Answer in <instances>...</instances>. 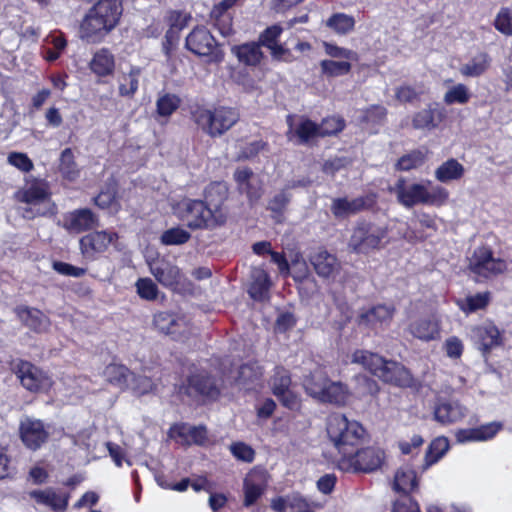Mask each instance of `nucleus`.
<instances>
[{
  "label": "nucleus",
  "mask_w": 512,
  "mask_h": 512,
  "mask_svg": "<svg viewBox=\"0 0 512 512\" xmlns=\"http://www.w3.org/2000/svg\"><path fill=\"white\" fill-rule=\"evenodd\" d=\"M122 0H96L79 22L78 36L87 44H100L120 24Z\"/></svg>",
  "instance_id": "nucleus-1"
},
{
  "label": "nucleus",
  "mask_w": 512,
  "mask_h": 512,
  "mask_svg": "<svg viewBox=\"0 0 512 512\" xmlns=\"http://www.w3.org/2000/svg\"><path fill=\"white\" fill-rule=\"evenodd\" d=\"M122 0H96L79 22L78 36L87 44H100L120 24Z\"/></svg>",
  "instance_id": "nucleus-2"
},
{
  "label": "nucleus",
  "mask_w": 512,
  "mask_h": 512,
  "mask_svg": "<svg viewBox=\"0 0 512 512\" xmlns=\"http://www.w3.org/2000/svg\"><path fill=\"white\" fill-rule=\"evenodd\" d=\"M223 376L205 368H198L184 378L177 388L180 397L188 399L190 404L205 406L217 402L224 389Z\"/></svg>",
  "instance_id": "nucleus-3"
},
{
  "label": "nucleus",
  "mask_w": 512,
  "mask_h": 512,
  "mask_svg": "<svg viewBox=\"0 0 512 512\" xmlns=\"http://www.w3.org/2000/svg\"><path fill=\"white\" fill-rule=\"evenodd\" d=\"M174 215L191 232L213 231L224 227V218L215 214L202 199L184 197L173 207Z\"/></svg>",
  "instance_id": "nucleus-4"
},
{
  "label": "nucleus",
  "mask_w": 512,
  "mask_h": 512,
  "mask_svg": "<svg viewBox=\"0 0 512 512\" xmlns=\"http://www.w3.org/2000/svg\"><path fill=\"white\" fill-rule=\"evenodd\" d=\"M327 434L339 457L347 455L356 446H362L368 438L365 427L340 413L331 414L327 421Z\"/></svg>",
  "instance_id": "nucleus-5"
},
{
  "label": "nucleus",
  "mask_w": 512,
  "mask_h": 512,
  "mask_svg": "<svg viewBox=\"0 0 512 512\" xmlns=\"http://www.w3.org/2000/svg\"><path fill=\"white\" fill-rule=\"evenodd\" d=\"M191 118L203 133L211 138L226 134L240 121V112L235 107L219 105L212 109L197 106L191 111Z\"/></svg>",
  "instance_id": "nucleus-6"
},
{
  "label": "nucleus",
  "mask_w": 512,
  "mask_h": 512,
  "mask_svg": "<svg viewBox=\"0 0 512 512\" xmlns=\"http://www.w3.org/2000/svg\"><path fill=\"white\" fill-rule=\"evenodd\" d=\"M390 191L395 193L398 203L406 208H412L419 204L442 206L449 198L448 190L440 185L433 186L431 190H428L422 183L407 185L404 177H400Z\"/></svg>",
  "instance_id": "nucleus-7"
},
{
  "label": "nucleus",
  "mask_w": 512,
  "mask_h": 512,
  "mask_svg": "<svg viewBox=\"0 0 512 512\" xmlns=\"http://www.w3.org/2000/svg\"><path fill=\"white\" fill-rule=\"evenodd\" d=\"M383 449L376 446H356L347 455L339 457L337 467L346 473H372L380 469L385 461Z\"/></svg>",
  "instance_id": "nucleus-8"
},
{
  "label": "nucleus",
  "mask_w": 512,
  "mask_h": 512,
  "mask_svg": "<svg viewBox=\"0 0 512 512\" xmlns=\"http://www.w3.org/2000/svg\"><path fill=\"white\" fill-rule=\"evenodd\" d=\"M388 229L385 226L361 219L353 227L349 247L357 254H369L384 247Z\"/></svg>",
  "instance_id": "nucleus-9"
},
{
  "label": "nucleus",
  "mask_w": 512,
  "mask_h": 512,
  "mask_svg": "<svg viewBox=\"0 0 512 512\" xmlns=\"http://www.w3.org/2000/svg\"><path fill=\"white\" fill-rule=\"evenodd\" d=\"M185 48L191 53L207 58L208 63L220 64L225 54L220 43L210 30L203 25H196L185 38Z\"/></svg>",
  "instance_id": "nucleus-10"
},
{
  "label": "nucleus",
  "mask_w": 512,
  "mask_h": 512,
  "mask_svg": "<svg viewBox=\"0 0 512 512\" xmlns=\"http://www.w3.org/2000/svg\"><path fill=\"white\" fill-rule=\"evenodd\" d=\"M12 371L21 386L31 393H48L54 385V380L48 372L30 361L18 359L13 364Z\"/></svg>",
  "instance_id": "nucleus-11"
},
{
  "label": "nucleus",
  "mask_w": 512,
  "mask_h": 512,
  "mask_svg": "<svg viewBox=\"0 0 512 512\" xmlns=\"http://www.w3.org/2000/svg\"><path fill=\"white\" fill-rule=\"evenodd\" d=\"M470 272L480 280H488L507 271V262L501 258H495L489 246L477 247L469 261Z\"/></svg>",
  "instance_id": "nucleus-12"
},
{
  "label": "nucleus",
  "mask_w": 512,
  "mask_h": 512,
  "mask_svg": "<svg viewBox=\"0 0 512 512\" xmlns=\"http://www.w3.org/2000/svg\"><path fill=\"white\" fill-rule=\"evenodd\" d=\"M268 383L272 394L283 407L291 411L300 409L301 399L291 388L292 376L287 368L281 365L276 366L273 369V374L270 376Z\"/></svg>",
  "instance_id": "nucleus-13"
},
{
  "label": "nucleus",
  "mask_w": 512,
  "mask_h": 512,
  "mask_svg": "<svg viewBox=\"0 0 512 512\" xmlns=\"http://www.w3.org/2000/svg\"><path fill=\"white\" fill-rule=\"evenodd\" d=\"M471 340L482 356L487 358L495 348L504 345V330H500L492 320H487L472 327Z\"/></svg>",
  "instance_id": "nucleus-14"
},
{
  "label": "nucleus",
  "mask_w": 512,
  "mask_h": 512,
  "mask_svg": "<svg viewBox=\"0 0 512 512\" xmlns=\"http://www.w3.org/2000/svg\"><path fill=\"white\" fill-rule=\"evenodd\" d=\"M118 238L117 232H108L106 230L90 232L81 237L79 241L81 254L87 260H97Z\"/></svg>",
  "instance_id": "nucleus-15"
},
{
  "label": "nucleus",
  "mask_w": 512,
  "mask_h": 512,
  "mask_svg": "<svg viewBox=\"0 0 512 512\" xmlns=\"http://www.w3.org/2000/svg\"><path fill=\"white\" fill-rule=\"evenodd\" d=\"M447 118V109L439 102H431L413 114L411 125L415 130L430 132L439 129Z\"/></svg>",
  "instance_id": "nucleus-16"
},
{
  "label": "nucleus",
  "mask_w": 512,
  "mask_h": 512,
  "mask_svg": "<svg viewBox=\"0 0 512 512\" xmlns=\"http://www.w3.org/2000/svg\"><path fill=\"white\" fill-rule=\"evenodd\" d=\"M395 311L394 305L377 304L361 311L356 318V323L359 327L377 332L390 325Z\"/></svg>",
  "instance_id": "nucleus-17"
},
{
  "label": "nucleus",
  "mask_w": 512,
  "mask_h": 512,
  "mask_svg": "<svg viewBox=\"0 0 512 512\" xmlns=\"http://www.w3.org/2000/svg\"><path fill=\"white\" fill-rule=\"evenodd\" d=\"M49 182L37 177L25 178V185L15 193V199L20 203L38 205L51 199Z\"/></svg>",
  "instance_id": "nucleus-18"
},
{
  "label": "nucleus",
  "mask_w": 512,
  "mask_h": 512,
  "mask_svg": "<svg viewBox=\"0 0 512 512\" xmlns=\"http://www.w3.org/2000/svg\"><path fill=\"white\" fill-rule=\"evenodd\" d=\"M203 196V202L207 203L208 208L214 214L219 212L224 218V225H226L230 217V211L226 205L229 198L228 184L224 181H213L205 187Z\"/></svg>",
  "instance_id": "nucleus-19"
},
{
  "label": "nucleus",
  "mask_w": 512,
  "mask_h": 512,
  "mask_svg": "<svg viewBox=\"0 0 512 512\" xmlns=\"http://www.w3.org/2000/svg\"><path fill=\"white\" fill-rule=\"evenodd\" d=\"M19 436L24 446L32 451L42 447L49 439L43 421L27 418L19 425Z\"/></svg>",
  "instance_id": "nucleus-20"
},
{
  "label": "nucleus",
  "mask_w": 512,
  "mask_h": 512,
  "mask_svg": "<svg viewBox=\"0 0 512 512\" xmlns=\"http://www.w3.org/2000/svg\"><path fill=\"white\" fill-rule=\"evenodd\" d=\"M13 311L20 323L36 334L47 333L51 327L50 318L38 308L21 304Z\"/></svg>",
  "instance_id": "nucleus-21"
},
{
  "label": "nucleus",
  "mask_w": 512,
  "mask_h": 512,
  "mask_svg": "<svg viewBox=\"0 0 512 512\" xmlns=\"http://www.w3.org/2000/svg\"><path fill=\"white\" fill-rule=\"evenodd\" d=\"M62 226L69 233L79 234L98 227L99 218L90 208H79L64 215Z\"/></svg>",
  "instance_id": "nucleus-22"
},
{
  "label": "nucleus",
  "mask_w": 512,
  "mask_h": 512,
  "mask_svg": "<svg viewBox=\"0 0 512 512\" xmlns=\"http://www.w3.org/2000/svg\"><path fill=\"white\" fill-rule=\"evenodd\" d=\"M168 434L170 438L177 440L183 446L192 444L202 446L208 439L207 428L204 425L189 426L184 422L173 424Z\"/></svg>",
  "instance_id": "nucleus-23"
},
{
  "label": "nucleus",
  "mask_w": 512,
  "mask_h": 512,
  "mask_svg": "<svg viewBox=\"0 0 512 512\" xmlns=\"http://www.w3.org/2000/svg\"><path fill=\"white\" fill-rule=\"evenodd\" d=\"M380 380L398 388H414L417 386V379L410 369L395 360L388 361Z\"/></svg>",
  "instance_id": "nucleus-24"
},
{
  "label": "nucleus",
  "mask_w": 512,
  "mask_h": 512,
  "mask_svg": "<svg viewBox=\"0 0 512 512\" xmlns=\"http://www.w3.org/2000/svg\"><path fill=\"white\" fill-rule=\"evenodd\" d=\"M502 429L501 422L493 421L474 428L458 429L455 438L459 443L485 442L493 439Z\"/></svg>",
  "instance_id": "nucleus-25"
},
{
  "label": "nucleus",
  "mask_w": 512,
  "mask_h": 512,
  "mask_svg": "<svg viewBox=\"0 0 512 512\" xmlns=\"http://www.w3.org/2000/svg\"><path fill=\"white\" fill-rule=\"evenodd\" d=\"M267 487L265 473L252 470L243 481V506L249 508L257 503L263 496Z\"/></svg>",
  "instance_id": "nucleus-26"
},
{
  "label": "nucleus",
  "mask_w": 512,
  "mask_h": 512,
  "mask_svg": "<svg viewBox=\"0 0 512 512\" xmlns=\"http://www.w3.org/2000/svg\"><path fill=\"white\" fill-rule=\"evenodd\" d=\"M29 496L34 499L37 504L45 505L54 512H65L71 498L70 493H57L51 487L44 490H32L29 492Z\"/></svg>",
  "instance_id": "nucleus-27"
},
{
  "label": "nucleus",
  "mask_w": 512,
  "mask_h": 512,
  "mask_svg": "<svg viewBox=\"0 0 512 512\" xmlns=\"http://www.w3.org/2000/svg\"><path fill=\"white\" fill-rule=\"evenodd\" d=\"M440 330V321L435 316L416 319L408 326V331L413 337L426 342L437 339Z\"/></svg>",
  "instance_id": "nucleus-28"
},
{
  "label": "nucleus",
  "mask_w": 512,
  "mask_h": 512,
  "mask_svg": "<svg viewBox=\"0 0 512 512\" xmlns=\"http://www.w3.org/2000/svg\"><path fill=\"white\" fill-rule=\"evenodd\" d=\"M349 397L350 392L346 384L329 379L326 381V385L324 390L321 392L318 401L343 407L347 404Z\"/></svg>",
  "instance_id": "nucleus-29"
},
{
  "label": "nucleus",
  "mask_w": 512,
  "mask_h": 512,
  "mask_svg": "<svg viewBox=\"0 0 512 512\" xmlns=\"http://www.w3.org/2000/svg\"><path fill=\"white\" fill-rule=\"evenodd\" d=\"M352 361L362 365L364 369L380 379L389 360L377 353L367 350H356L352 355Z\"/></svg>",
  "instance_id": "nucleus-30"
},
{
  "label": "nucleus",
  "mask_w": 512,
  "mask_h": 512,
  "mask_svg": "<svg viewBox=\"0 0 512 512\" xmlns=\"http://www.w3.org/2000/svg\"><path fill=\"white\" fill-rule=\"evenodd\" d=\"M433 415L443 425L453 424L464 418L465 408L457 402L444 401L436 404Z\"/></svg>",
  "instance_id": "nucleus-31"
},
{
  "label": "nucleus",
  "mask_w": 512,
  "mask_h": 512,
  "mask_svg": "<svg viewBox=\"0 0 512 512\" xmlns=\"http://www.w3.org/2000/svg\"><path fill=\"white\" fill-rule=\"evenodd\" d=\"M289 133L297 137L300 144H308L311 140L319 137L318 124L308 117H301L298 125L293 129V116H287Z\"/></svg>",
  "instance_id": "nucleus-32"
},
{
  "label": "nucleus",
  "mask_w": 512,
  "mask_h": 512,
  "mask_svg": "<svg viewBox=\"0 0 512 512\" xmlns=\"http://www.w3.org/2000/svg\"><path fill=\"white\" fill-rule=\"evenodd\" d=\"M231 51L233 55L236 56L239 63L251 67L258 66L264 57L260 44L257 42L235 45L232 47Z\"/></svg>",
  "instance_id": "nucleus-33"
},
{
  "label": "nucleus",
  "mask_w": 512,
  "mask_h": 512,
  "mask_svg": "<svg viewBox=\"0 0 512 512\" xmlns=\"http://www.w3.org/2000/svg\"><path fill=\"white\" fill-rule=\"evenodd\" d=\"M151 271L156 280L165 287H174L181 281L180 269L168 261L156 263Z\"/></svg>",
  "instance_id": "nucleus-34"
},
{
  "label": "nucleus",
  "mask_w": 512,
  "mask_h": 512,
  "mask_svg": "<svg viewBox=\"0 0 512 512\" xmlns=\"http://www.w3.org/2000/svg\"><path fill=\"white\" fill-rule=\"evenodd\" d=\"M89 67L99 77L112 75L115 70L114 55L108 48H101L94 53Z\"/></svg>",
  "instance_id": "nucleus-35"
},
{
  "label": "nucleus",
  "mask_w": 512,
  "mask_h": 512,
  "mask_svg": "<svg viewBox=\"0 0 512 512\" xmlns=\"http://www.w3.org/2000/svg\"><path fill=\"white\" fill-rule=\"evenodd\" d=\"M316 274L322 278H329L337 268L336 256L330 254L327 250H319L310 258Z\"/></svg>",
  "instance_id": "nucleus-36"
},
{
  "label": "nucleus",
  "mask_w": 512,
  "mask_h": 512,
  "mask_svg": "<svg viewBox=\"0 0 512 512\" xmlns=\"http://www.w3.org/2000/svg\"><path fill=\"white\" fill-rule=\"evenodd\" d=\"M132 372L123 364L110 363L103 370L105 380L122 390L128 388V379Z\"/></svg>",
  "instance_id": "nucleus-37"
},
{
  "label": "nucleus",
  "mask_w": 512,
  "mask_h": 512,
  "mask_svg": "<svg viewBox=\"0 0 512 512\" xmlns=\"http://www.w3.org/2000/svg\"><path fill=\"white\" fill-rule=\"evenodd\" d=\"M464 172V166L456 159L450 158L435 170V178L442 183H447L461 179Z\"/></svg>",
  "instance_id": "nucleus-38"
},
{
  "label": "nucleus",
  "mask_w": 512,
  "mask_h": 512,
  "mask_svg": "<svg viewBox=\"0 0 512 512\" xmlns=\"http://www.w3.org/2000/svg\"><path fill=\"white\" fill-rule=\"evenodd\" d=\"M58 169L62 178L70 182L75 181L80 176V169L71 148L68 147L62 150Z\"/></svg>",
  "instance_id": "nucleus-39"
},
{
  "label": "nucleus",
  "mask_w": 512,
  "mask_h": 512,
  "mask_svg": "<svg viewBox=\"0 0 512 512\" xmlns=\"http://www.w3.org/2000/svg\"><path fill=\"white\" fill-rule=\"evenodd\" d=\"M490 64V56L485 52H481L474 56L469 62L462 65L460 72L466 77H479L489 69Z\"/></svg>",
  "instance_id": "nucleus-40"
},
{
  "label": "nucleus",
  "mask_w": 512,
  "mask_h": 512,
  "mask_svg": "<svg viewBox=\"0 0 512 512\" xmlns=\"http://www.w3.org/2000/svg\"><path fill=\"white\" fill-rule=\"evenodd\" d=\"M491 292H478L474 295L465 297L460 303L459 308L465 314L475 313L479 310H485L491 302Z\"/></svg>",
  "instance_id": "nucleus-41"
},
{
  "label": "nucleus",
  "mask_w": 512,
  "mask_h": 512,
  "mask_svg": "<svg viewBox=\"0 0 512 512\" xmlns=\"http://www.w3.org/2000/svg\"><path fill=\"white\" fill-rule=\"evenodd\" d=\"M210 22L219 33L224 36H230L234 33L233 16L229 11L212 8L209 14Z\"/></svg>",
  "instance_id": "nucleus-42"
},
{
  "label": "nucleus",
  "mask_w": 512,
  "mask_h": 512,
  "mask_svg": "<svg viewBox=\"0 0 512 512\" xmlns=\"http://www.w3.org/2000/svg\"><path fill=\"white\" fill-rule=\"evenodd\" d=\"M271 280L267 272L261 270L251 283L248 293L255 301H264L269 297Z\"/></svg>",
  "instance_id": "nucleus-43"
},
{
  "label": "nucleus",
  "mask_w": 512,
  "mask_h": 512,
  "mask_svg": "<svg viewBox=\"0 0 512 512\" xmlns=\"http://www.w3.org/2000/svg\"><path fill=\"white\" fill-rule=\"evenodd\" d=\"M153 326L165 335H172L177 332L179 319L175 313L159 311L153 316Z\"/></svg>",
  "instance_id": "nucleus-44"
},
{
  "label": "nucleus",
  "mask_w": 512,
  "mask_h": 512,
  "mask_svg": "<svg viewBox=\"0 0 512 512\" xmlns=\"http://www.w3.org/2000/svg\"><path fill=\"white\" fill-rule=\"evenodd\" d=\"M449 448V440L446 437L441 436L433 439L425 453V466L429 467L437 463Z\"/></svg>",
  "instance_id": "nucleus-45"
},
{
  "label": "nucleus",
  "mask_w": 512,
  "mask_h": 512,
  "mask_svg": "<svg viewBox=\"0 0 512 512\" xmlns=\"http://www.w3.org/2000/svg\"><path fill=\"white\" fill-rule=\"evenodd\" d=\"M321 74L327 78H336L348 75L352 70L350 61H336L324 59L320 61Z\"/></svg>",
  "instance_id": "nucleus-46"
},
{
  "label": "nucleus",
  "mask_w": 512,
  "mask_h": 512,
  "mask_svg": "<svg viewBox=\"0 0 512 512\" xmlns=\"http://www.w3.org/2000/svg\"><path fill=\"white\" fill-rule=\"evenodd\" d=\"M329 379L325 372L314 371L305 377L303 386L308 395L318 400L321 392L324 390L326 381Z\"/></svg>",
  "instance_id": "nucleus-47"
},
{
  "label": "nucleus",
  "mask_w": 512,
  "mask_h": 512,
  "mask_svg": "<svg viewBox=\"0 0 512 512\" xmlns=\"http://www.w3.org/2000/svg\"><path fill=\"white\" fill-rule=\"evenodd\" d=\"M181 105V98L173 93H165L156 101V113L160 117L168 118L174 114Z\"/></svg>",
  "instance_id": "nucleus-48"
},
{
  "label": "nucleus",
  "mask_w": 512,
  "mask_h": 512,
  "mask_svg": "<svg viewBox=\"0 0 512 512\" xmlns=\"http://www.w3.org/2000/svg\"><path fill=\"white\" fill-rule=\"evenodd\" d=\"M326 26L340 35L351 32L355 27V19L345 13H334L326 21Z\"/></svg>",
  "instance_id": "nucleus-49"
},
{
  "label": "nucleus",
  "mask_w": 512,
  "mask_h": 512,
  "mask_svg": "<svg viewBox=\"0 0 512 512\" xmlns=\"http://www.w3.org/2000/svg\"><path fill=\"white\" fill-rule=\"evenodd\" d=\"M355 384V389L361 398H377L381 390L379 383L374 378L363 374L355 377Z\"/></svg>",
  "instance_id": "nucleus-50"
},
{
  "label": "nucleus",
  "mask_w": 512,
  "mask_h": 512,
  "mask_svg": "<svg viewBox=\"0 0 512 512\" xmlns=\"http://www.w3.org/2000/svg\"><path fill=\"white\" fill-rule=\"evenodd\" d=\"M418 486L416 473L413 470H397L394 478V489L409 494Z\"/></svg>",
  "instance_id": "nucleus-51"
},
{
  "label": "nucleus",
  "mask_w": 512,
  "mask_h": 512,
  "mask_svg": "<svg viewBox=\"0 0 512 512\" xmlns=\"http://www.w3.org/2000/svg\"><path fill=\"white\" fill-rule=\"evenodd\" d=\"M192 235L186 228L176 226L165 230L160 237V241L163 245H183L190 241Z\"/></svg>",
  "instance_id": "nucleus-52"
},
{
  "label": "nucleus",
  "mask_w": 512,
  "mask_h": 512,
  "mask_svg": "<svg viewBox=\"0 0 512 512\" xmlns=\"http://www.w3.org/2000/svg\"><path fill=\"white\" fill-rule=\"evenodd\" d=\"M141 68L132 66L128 74L122 77L119 84V94L125 97H132L138 90Z\"/></svg>",
  "instance_id": "nucleus-53"
},
{
  "label": "nucleus",
  "mask_w": 512,
  "mask_h": 512,
  "mask_svg": "<svg viewBox=\"0 0 512 512\" xmlns=\"http://www.w3.org/2000/svg\"><path fill=\"white\" fill-rule=\"evenodd\" d=\"M346 127L345 120L340 116H328L318 124L319 137L335 136L341 133Z\"/></svg>",
  "instance_id": "nucleus-54"
},
{
  "label": "nucleus",
  "mask_w": 512,
  "mask_h": 512,
  "mask_svg": "<svg viewBox=\"0 0 512 512\" xmlns=\"http://www.w3.org/2000/svg\"><path fill=\"white\" fill-rule=\"evenodd\" d=\"M291 201V195L286 193L284 190L274 195L268 203L267 210L272 213V218L277 222H281V218Z\"/></svg>",
  "instance_id": "nucleus-55"
},
{
  "label": "nucleus",
  "mask_w": 512,
  "mask_h": 512,
  "mask_svg": "<svg viewBox=\"0 0 512 512\" xmlns=\"http://www.w3.org/2000/svg\"><path fill=\"white\" fill-rule=\"evenodd\" d=\"M470 98L471 94L468 87L465 84L459 83L446 91L443 101L446 105H464L469 102Z\"/></svg>",
  "instance_id": "nucleus-56"
},
{
  "label": "nucleus",
  "mask_w": 512,
  "mask_h": 512,
  "mask_svg": "<svg viewBox=\"0 0 512 512\" xmlns=\"http://www.w3.org/2000/svg\"><path fill=\"white\" fill-rule=\"evenodd\" d=\"M424 161V154L420 150H413L401 156L395 164V168L398 171H410L421 166Z\"/></svg>",
  "instance_id": "nucleus-57"
},
{
  "label": "nucleus",
  "mask_w": 512,
  "mask_h": 512,
  "mask_svg": "<svg viewBox=\"0 0 512 512\" xmlns=\"http://www.w3.org/2000/svg\"><path fill=\"white\" fill-rule=\"evenodd\" d=\"M130 376H132L130 388L134 395L140 397L156 389V384L152 378L145 375H135L134 373Z\"/></svg>",
  "instance_id": "nucleus-58"
},
{
  "label": "nucleus",
  "mask_w": 512,
  "mask_h": 512,
  "mask_svg": "<svg viewBox=\"0 0 512 512\" xmlns=\"http://www.w3.org/2000/svg\"><path fill=\"white\" fill-rule=\"evenodd\" d=\"M325 53L333 59H345V61H358L359 55L356 51L340 47L335 43L323 42Z\"/></svg>",
  "instance_id": "nucleus-59"
},
{
  "label": "nucleus",
  "mask_w": 512,
  "mask_h": 512,
  "mask_svg": "<svg viewBox=\"0 0 512 512\" xmlns=\"http://www.w3.org/2000/svg\"><path fill=\"white\" fill-rule=\"evenodd\" d=\"M191 20L192 15L183 10H169L165 16L168 27L178 31L185 29Z\"/></svg>",
  "instance_id": "nucleus-60"
},
{
  "label": "nucleus",
  "mask_w": 512,
  "mask_h": 512,
  "mask_svg": "<svg viewBox=\"0 0 512 512\" xmlns=\"http://www.w3.org/2000/svg\"><path fill=\"white\" fill-rule=\"evenodd\" d=\"M135 287L141 299L154 301L158 297L159 289L151 278H139L135 283Z\"/></svg>",
  "instance_id": "nucleus-61"
},
{
  "label": "nucleus",
  "mask_w": 512,
  "mask_h": 512,
  "mask_svg": "<svg viewBox=\"0 0 512 512\" xmlns=\"http://www.w3.org/2000/svg\"><path fill=\"white\" fill-rule=\"evenodd\" d=\"M283 32V28L279 24H274L268 26L264 31H262L259 35L258 42L261 46H264L271 50L276 45H278V39Z\"/></svg>",
  "instance_id": "nucleus-62"
},
{
  "label": "nucleus",
  "mask_w": 512,
  "mask_h": 512,
  "mask_svg": "<svg viewBox=\"0 0 512 512\" xmlns=\"http://www.w3.org/2000/svg\"><path fill=\"white\" fill-rule=\"evenodd\" d=\"M377 204V194L369 193L364 196L356 197L349 200L350 213L352 215L360 213L362 211L371 210Z\"/></svg>",
  "instance_id": "nucleus-63"
},
{
  "label": "nucleus",
  "mask_w": 512,
  "mask_h": 512,
  "mask_svg": "<svg viewBox=\"0 0 512 512\" xmlns=\"http://www.w3.org/2000/svg\"><path fill=\"white\" fill-rule=\"evenodd\" d=\"M495 29L505 36H512V12L508 7H502L493 23Z\"/></svg>",
  "instance_id": "nucleus-64"
}]
</instances>
